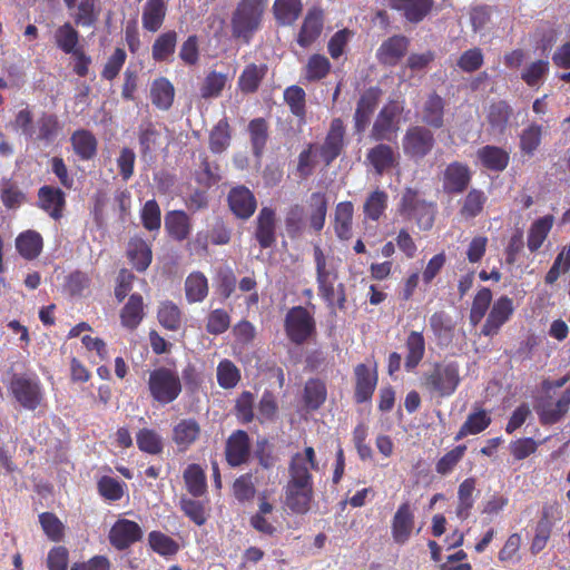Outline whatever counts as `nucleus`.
I'll list each match as a JSON object with an SVG mask.
<instances>
[{
    "instance_id": "nucleus-1",
    "label": "nucleus",
    "mask_w": 570,
    "mask_h": 570,
    "mask_svg": "<svg viewBox=\"0 0 570 570\" xmlns=\"http://www.w3.org/2000/svg\"><path fill=\"white\" fill-rule=\"evenodd\" d=\"M318 462L312 446L304 453H295L288 464V480L284 488L285 505L295 514H306L314 499V482L311 470H317Z\"/></svg>"
},
{
    "instance_id": "nucleus-2",
    "label": "nucleus",
    "mask_w": 570,
    "mask_h": 570,
    "mask_svg": "<svg viewBox=\"0 0 570 570\" xmlns=\"http://www.w3.org/2000/svg\"><path fill=\"white\" fill-rule=\"evenodd\" d=\"M266 0H239L230 17L232 37L249 45L262 28Z\"/></svg>"
},
{
    "instance_id": "nucleus-3",
    "label": "nucleus",
    "mask_w": 570,
    "mask_h": 570,
    "mask_svg": "<svg viewBox=\"0 0 570 570\" xmlns=\"http://www.w3.org/2000/svg\"><path fill=\"white\" fill-rule=\"evenodd\" d=\"M8 393L26 411H36L46 399L42 383L35 373H13L8 384Z\"/></svg>"
},
{
    "instance_id": "nucleus-4",
    "label": "nucleus",
    "mask_w": 570,
    "mask_h": 570,
    "mask_svg": "<svg viewBox=\"0 0 570 570\" xmlns=\"http://www.w3.org/2000/svg\"><path fill=\"white\" fill-rule=\"evenodd\" d=\"M147 387L153 402L161 406L175 402L183 392L177 370L167 366H158L149 372Z\"/></svg>"
},
{
    "instance_id": "nucleus-5",
    "label": "nucleus",
    "mask_w": 570,
    "mask_h": 570,
    "mask_svg": "<svg viewBox=\"0 0 570 570\" xmlns=\"http://www.w3.org/2000/svg\"><path fill=\"white\" fill-rule=\"evenodd\" d=\"M313 254L316 267L318 295L324 299L330 308L344 309L346 303L344 284L340 283L335 287L334 283L337 275L327 268L326 257L318 245L314 246Z\"/></svg>"
},
{
    "instance_id": "nucleus-6",
    "label": "nucleus",
    "mask_w": 570,
    "mask_h": 570,
    "mask_svg": "<svg viewBox=\"0 0 570 570\" xmlns=\"http://www.w3.org/2000/svg\"><path fill=\"white\" fill-rule=\"evenodd\" d=\"M461 383L460 365L455 361L435 363L433 370L424 375V387L440 397H449Z\"/></svg>"
},
{
    "instance_id": "nucleus-7",
    "label": "nucleus",
    "mask_w": 570,
    "mask_h": 570,
    "mask_svg": "<svg viewBox=\"0 0 570 570\" xmlns=\"http://www.w3.org/2000/svg\"><path fill=\"white\" fill-rule=\"evenodd\" d=\"M400 213L407 219H414L422 230H430L435 220L436 205L420 197L417 190L406 188L400 202Z\"/></svg>"
},
{
    "instance_id": "nucleus-8",
    "label": "nucleus",
    "mask_w": 570,
    "mask_h": 570,
    "mask_svg": "<svg viewBox=\"0 0 570 570\" xmlns=\"http://www.w3.org/2000/svg\"><path fill=\"white\" fill-rule=\"evenodd\" d=\"M287 338L295 345H303L316 335L314 316L303 306H293L284 318Z\"/></svg>"
},
{
    "instance_id": "nucleus-9",
    "label": "nucleus",
    "mask_w": 570,
    "mask_h": 570,
    "mask_svg": "<svg viewBox=\"0 0 570 570\" xmlns=\"http://www.w3.org/2000/svg\"><path fill=\"white\" fill-rule=\"evenodd\" d=\"M403 108L397 101H390L379 111L371 129L370 137L374 141H392L400 129V116Z\"/></svg>"
},
{
    "instance_id": "nucleus-10",
    "label": "nucleus",
    "mask_w": 570,
    "mask_h": 570,
    "mask_svg": "<svg viewBox=\"0 0 570 570\" xmlns=\"http://www.w3.org/2000/svg\"><path fill=\"white\" fill-rule=\"evenodd\" d=\"M435 145L433 132L423 126H412L406 129L402 146L404 154L414 160H421L428 156Z\"/></svg>"
},
{
    "instance_id": "nucleus-11",
    "label": "nucleus",
    "mask_w": 570,
    "mask_h": 570,
    "mask_svg": "<svg viewBox=\"0 0 570 570\" xmlns=\"http://www.w3.org/2000/svg\"><path fill=\"white\" fill-rule=\"evenodd\" d=\"M514 313L513 299L507 295H502L497 298L485 318L484 324L481 327V334L487 337H493L498 335Z\"/></svg>"
},
{
    "instance_id": "nucleus-12",
    "label": "nucleus",
    "mask_w": 570,
    "mask_h": 570,
    "mask_svg": "<svg viewBox=\"0 0 570 570\" xmlns=\"http://www.w3.org/2000/svg\"><path fill=\"white\" fill-rule=\"evenodd\" d=\"M570 407V386H568L561 396L553 401L552 396H542L535 405L539 421L542 425H552L560 422L568 413Z\"/></svg>"
},
{
    "instance_id": "nucleus-13",
    "label": "nucleus",
    "mask_w": 570,
    "mask_h": 570,
    "mask_svg": "<svg viewBox=\"0 0 570 570\" xmlns=\"http://www.w3.org/2000/svg\"><path fill=\"white\" fill-rule=\"evenodd\" d=\"M345 125L341 118L332 119L323 144L318 148V155L325 166H330L345 148Z\"/></svg>"
},
{
    "instance_id": "nucleus-14",
    "label": "nucleus",
    "mask_w": 570,
    "mask_h": 570,
    "mask_svg": "<svg viewBox=\"0 0 570 570\" xmlns=\"http://www.w3.org/2000/svg\"><path fill=\"white\" fill-rule=\"evenodd\" d=\"M381 97L382 90L377 86L370 87L361 94L353 115L355 134H363L368 127Z\"/></svg>"
},
{
    "instance_id": "nucleus-15",
    "label": "nucleus",
    "mask_w": 570,
    "mask_h": 570,
    "mask_svg": "<svg viewBox=\"0 0 570 570\" xmlns=\"http://www.w3.org/2000/svg\"><path fill=\"white\" fill-rule=\"evenodd\" d=\"M470 167L461 161L450 163L442 177V189L448 195H459L465 191L471 183Z\"/></svg>"
},
{
    "instance_id": "nucleus-16",
    "label": "nucleus",
    "mask_w": 570,
    "mask_h": 570,
    "mask_svg": "<svg viewBox=\"0 0 570 570\" xmlns=\"http://www.w3.org/2000/svg\"><path fill=\"white\" fill-rule=\"evenodd\" d=\"M142 539L140 525L128 519L117 520L109 531L110 544L119 550H126Z\"/></svg>"
},
{
    "instance_id": "nucleus-17",
    "label": "nucleus",
    "mask_w": 570,
    "mask_h": 570,
    "mask_svg": "<svg viewBox=\"0 0 570 570\" xmlns=\"http://www.w3.org/2000/svg\"><path fill=\"white\" fill-rule=\"evenodd\" d=\"M250 456V439L246 431L236 430L227 439L225 459L229 466L237 468L247 463Z\"/></svg>"
},
{
    "instance_id": "nucleus-18",
    "label": "nucleus",
    "mask_w": 570,
    "mask_h": 570,
    "mask_svg": "<svg viewBox=\"0 0 570 570\" xmlns=\"http://www.w3.org/2000/svg\"><path fill=\"white\" fill-rule=\"evenodd\" d=\"M37 206L52 219L59 220L63 216L67 205L66 193L56 186L43 185L38 189Z\"/></svg>"
},
{
    "instance_id": "nucleus-19",
    "label": "nucleus",
    "mask_w": 570,
    "mask_h": 570,
    "mask_svg": "<svg viewBox=\"0 0 570 570\" xmlns=\"http://www.w3.org/2000/svg\"><path fill=\"white\" fill-rule=\"evenodd\" d=\"M230 212L239 219H248L257 208V200L253 191L246 186L233 187L227 195Z\"/></svg>"
},
{
    "instance_id": "nucleus-20",
    "label": "nucleus",
    "mask_w": 570,
    "mask_h": 570,
    "mask_svg": "<svg viewBox=\"0 0 570 570\" xmlns=\"http://www.w3.org/2000/svg\"><path fill=\"white\" fill-rule=\"evenodd\" d=\"M255 239L263 249L276 243V212L271 207L261 208L255 220Z\"/></svg>"
},
{
    "instance_id": "nucleus-21",
    "label": "nucleus",
    "mask_w": 570,
    "mask_h": 570,
    "mask_svg": "<svg viewBox=\"0 0 570 570\" xmlns=\"http://www.w3.org/2000/svg\"><path fill=\"white\" fill-rule=\"evenodd\" d=\"M410 40L403 35H394L384 40L377 49L376 58L380 63L395 67L406 55Z\"/></svg>"
},
{
    "instance_id": "nucleus-22",
    "label": "nucleus",
    "mask_w": 570,
    "mask_h": 570,
    "mask_svg": "<svg viewBox=\"0 0 570 570\" xmlns=\"http://www.w3.org/2000/svg\"><path fill=\"white\" fill-rule=\"evenodd\" d=\"M324 27V11L320 7L307 10L297 35V43L302 48H308L321 36Z\"/></svg>"
},
{
    "instance_id": "nucleus-23",
    "label": "nucleus",
    "mask_w": 570,
    "mask_h": 570,
    "mask_svg": "<svg viewBox=\"0 0 570 570\" xmlns=\"http://www.w3.org/2000/svg\"><path fill=\"white\" fill-rule=\"evenodd\" d=\"M202 434V426L195 417L180 419L171 430V441L178 451L185 452L195 444Z\"/></svg>"
},
{
    "instance_id": "nucleus-24",
    "label": "nucleus",
    "mask_w": 570,
    "mask_h": 570,
    "mask_svg": "<svg viewBox=\"0 0 570 570\" xmlns=\"http://www.w3.org/2000/svg\"><path fill=\"white\" fill-rule=\"evenodd\" d=\"M387 4L399 11L407 22L417 24L430 14L434 0H387Z\"/></svg>"
},
{
    "instance_id": "nucleus-25",
    "label": "nucleus",
    "mask_w": 570,
    "mask_h": 570,
    "mask_svg": "<svg viewBox=\"0 0 570 570\" xmlns=\"http://www.w3.org/2000/svg\"><path fill=\"white\" fill-rule=\"evenodd\" d=\"M61 130L62 126L58 116L53 112L42 111L35 122L30 140L50 145L57 139Z\"/></svg>"
},
{
    "instance_id": "nucleus-26",
    "label": "nucleus",
    "mask_w": 570,
    "mask_h": 570,
    "mask_svg": "<svg viewBox=\"0 0 570 570\" xmlns=\"http://www.w3.org/2000/svg\"><path fill=\"white\" fill-rule=\"evenodd\" d=\"M487 121L493 132L504 135L514 117L512 106L503 99L492 101L487 108Z\"/></svg>"
},
{
    "instance_id": "nucleus-27",
    "label": "nucleus",
    "mask_w": 570,
    "mask_h": 570,
    "mask_svg": "<svg viewBox=\"0 0 570 570\" xmlns=\"http://www.w3.org/2000/svg\"><path fill=\"white\" fill-rule=\"evenodd\" d=\"M414 528V513L409 502L399 505L392 519V538L394 542L404 544L411 537Z\"/></svg>"
},
{
    "instance_id": "nucleus-28",
    "label": "nucleus",
    "mask_w": 570,
    "mask_h": 570,
    "mask_svg": "<svg viewBox=\"0 0 570 570\" xmlns=\"http://www.w3.org/2000/svg\"><path fill=\"white\" fill-rule=\"evenodd\" d=\"M476 158L483 168L494 173H502L510 163L509 151L494 145H485L479 148Z\"/></svg>"
},
{
    "instance_id": "nucleus-29",
    "label": "nucleus",
    "mask_w": 570,
    "mask_h": 570,
    "mask_svg": "<svg viewBox=\"0 0 570 570\" xmlns=\"http://www.w3.org/2000/svg\"><path fill=\"white\" fill-rule=\"evenodd\" d=\"M355 391L354 400L357 404L368 402L377 384V374L372 373L367 365L357 364L354 368Z\"/></svg>"
},
{
    "instance_id": "nucleus-30",
    "label": "nucleus",
    "mask_w": 570,
    "mask_h": 570,
    "mask_svg": "<svg viewBox=\"0 0 570 570\" xmlns=\"http://www.w3.org/2000/svg\"><path fill=\"white\" fill-rule=\"evenodd\" d=\"M165 230L176 242L186 240L191 233V220L186 212L169 210L165 215Z\"/></svg>"
},
{
    "instance_id": "nucleus-31",
    "label": "nucleus",
    "mask_w": 570,
    "mask_h": 570,
    "mask_svg": "<svg viewBox=\"0 0 570 570\" xmlns=\"http://www.w3.org/2000/svg\"><path fill=\"white\" fill-rule=\"evenodd\" d=\"M445 99L436 91L428 95L422 108V121L434 129L444 126Z\"/></svg>"
},
{
    "instance_id": "nucleus-32",
    "label": "nucleus",
    "mask_w": 570,
    "mask_h": 570,
    "mask_svg": "<svg viewBox=\"0 0 570 570\" xmlns=\"http://www.w3.org/2000/svg\"><path fill=\"white\" fill-rule=\"evenodd\" d=\"M127 257L137 272H145L153 261L151 247L144 238L131 237L127 245Z\"/></svg>"
},
{
    "instance_id": "nucleus-33",
    "label": "nucleus",
    "mask_w": 570,
    "mask_h": 570,
    "mask_svg": "<svg viewBox=\"0 0 570 570\" xmlns=\"http://www.w3.org/2000/svg\"><path fill=\"white\" fill-rule=\"evenodd\" d=\"M366 160L377 175H383L397 165L394 149L390 145L382 142L368 149Z\"/></svg>"
},
{
    "instance_id": "nucleus-34",
    "label": "nucleus",
    "mask_w": 570,
    "mask_h": 570,
    "mask_svg": "<svg viewBox=\"0 0 570 570\" xmlns=\"http://www.w3.org/2000/svg\"><path fill=\"white\" fill-rule=\"evenodd\" d=\"M73 153L83 161L96 157L98 150V140L95 135L87 129H77L70 137Z\"/></svg>"
},
{
    "instance_id": "nucleus-35",
    "label": "nucleus",
    "mask_w": 570,
    "mask_h": 570,
    "mask_svg": "<svg viewBox=\"0 0 570 570\" xmlns=\"http://www.w3.org/2000/svg\"><path fill=\"white\" fill-rule=\"evenodd\" d=\"M175 88L166 77H158L150 85L151 104L159 110H169L174 104Z\"/></svg>"
},
{
    "instance_id": "nucleus-36",
    "label": "nucleus",
    "mask_w": 570,
    "mask_h": 570,
    "mask_svg": "<svg viewBox=\"0 0 570 570\" xmlns=\"http://www.w3.org/2000/svg\"><path fill=\"white\" fill-rule=\"evenodd\" d=\"M268 67L266 63H249L238 77L237 86L243 94H254L258 90L262 81L266 77Z\"/></svg>"
},
{
    "instance_id": "nucleus-37",
    "label": "nucleus",
    "mask_w": 570,
    "mask_h": 570,
    "mask_svg": "<svg viewBox=\"0 0 570 570\" xmlns=\"http://www.w3.org/2000/svg\"><path fill=\"white\" fill-rule=\"evenodd\" d=\"M145 317L144 299L138 293L129 296L127 303L120 311L121 325L130 331L136 330Z\"/></svg>"
},
{
    "instance_id": "nucleus-38",
    "label": "nucleus",
    "mask_w": 570,
    "mask_h": 570,
    "mask_svg": "<svg viewBox=\"0 0 570 570\" xmlns=\"http://www.w3.org/2000/svg\"><path fill=\"white\" fill-rule=\"evenodd\" d=\"M273 16L277 24L293 26L303 11L302 0H274Z\"/></svg>"
},
{
    "instance_id": "nucleus-39",
    "label": "nucleus",
    "mask_w": 570,
    "mask_h": 570,
    "mask_svg": "<svg viewBox=\"0 0 570 570\" xmlns=\"http://www.w3.org/2000/svg\"><path fill=\"white\" fill-rule=\"evenodd\" d=\"M405 362L406 371H413L419 366L425 355V338L422 332L411 331L405 340Z\"/></svg>"
},
{
    "instance_id": "nucleus-40",
    "label": "nucleus",
    "mask_w": 570,
    "mask_h": 570,
    "mask_svg": "<svg viewBox=\"0 0 570 570\" xmlns=\"http://www.w3.org/2000/svg\"><path fill=\"white\" fill-rule=\"evenodd\" d=\"M167 7L164 0H147L141 16L142 28L149 32L158 31L166 18Z\"/></svg>"
},
{
    "instance_id": "nucleus-41",
    "label": "nucleus",
    "mask_w": 570,
    "mask_h": 570,
    "mask_svg": "<svg viewBox=\"0 0 570 570\" xmlns=\"http://www.w3.org/2000/svg\"><path fill=\"white\" fill-rule=\"evenodd\" d=\"M42 236L32 229L22 232L16 238L18 253L27 261L36 259L42 252Z\"/></svg>"
},
{
    "instance_id": "nucleus-42",
    "label": "nucleus",
    "mask_w": 570,
    "mask_h": 570,
    "mask_svg": "<svg viewBox=\"0 0 570 570\" xmlns=\"http://www.w3.org/2000/svg\"><path fill=\"white\" fill-rule=\"evenodd\" d=\"M429 324L440 345H449L452 342L455 325L449 314L436 311L430 316Z\"/></svg>"
},
{
    "instance_id": "nucleus-43",
    "label": "nucleus",
    "mask_w": 570,
    "mask_h": 570,
    "mask_svg": "<svg viewBox=\"0 0 570 570\" xmlns=\"http://www.w3.org/2000/svg\"><path fill=\"white\" fill-rule=\"evenodd\" d=\"M185 296L189 304L203 302L209 292L208 279L204 273L191 272L185 279Z\"/></svg>"
},
{
    "instance_id": "nucleus-44",
    "label": "nucleus",
    "mask_w": 570,
    "mask_h": 570,
    "mask_svg": "<svg viewBox=\"0 0 570 570\" xmlns=\"http://www.w3.org/2000/svg\"><path fill=\"white\" fill-rule=\"evenodd\" d=\"M353 214L354 206L352 202H341L336 205L334 232L342 240H347L352 237Z\"/></svg>"
},
{
    "instance_id": "nucleus-45",
    "label": "nucleus",
    "mask_w": 570,
    "mask_h": 570,
    "mask_svg": "<svg viewBox=\"0 0 570 570\" xmlns=\"http://www.w3.org/2000/svg\"><path fill=\"white\" fill-rule=\"evenodd\" d=\"M73 9L76 12L72 18L78 27H94L101 13L100 0H80Z\"/></svg>"
},
{
    "instance_id": "nucleus-46",
    "label": "nucleus",
    "mask_w": 570,
    "mask_h": 570,
    "mask_svg": "<svg viewBox=\"0 0 570 570\" xmlns=\"http://www.w3.org/2000/svg\"><path fill=\"white\" fill-rule=\"evenodd\" d=\"M553 222L554 218L552 215H546L531 224L527 242L531 253L537 252L542 246L553 226Z\"/></svg>"
},
{
    "instance_id": "nucleus-47",
    "label": "nucleus",
    "mask_w": 570,
    "mask_h": 570,
    "mask_svg": "<svg viewBox=\"0 0 570 570\" xmlns=\"http://www.w3.org/2000/svg\"><path fill=\"white\" fill-rule=\"evenodd\" d=\"M476 480L474 478H466L463 480L458 489V505L456 517L464 521L471 515L474 505L473 492L475 491Z\"/></svg>"
},
{
    "instance_id": "nucleus-48",
    "label": "nucleus",
    "mask_w": 570,
    "mask_h": 570,
    "mask_svg": "<svg viewBox=\"0 0 570 570\" xmlns=\"http://www.w3.org/2000/svg\"><path fill=\"white\" fill-rule=\"evenodd\" d=\"M488 197L483 190L470 189L461 202L460 216L464 219L478 217L483 212Z\"/></svg>"
},
{
    "instance_id": "nucleus-49",
    "label": "nucleus",
    "mask_w": 570,
    "mask_h": 570,
    "mask_svg": "<svg viewBox=\"0 0 570 570\" xmlns=\"http://www.w3.org/2000/svg\"><path fill=\"white\" fill-rule=\"evenodd\" d=\"M157 320L164 328L176 332L181 327L183 312L174 302L164 301L158 306Z\"/></svg>"
},
{
    "instance_id": "nucleus-50",
    "label": "nucleus",
    "mask_w": 570,
    "mask_h": 570,
    "mask_svg": "<svg viewBox=\"0 0 570 570\" xmlns=\"http://www.w3.org/2000/svg\"><path fill=\"white\" fill-rule=\"evenodd\" d=\"M309 226L315 232H321L324 228L326 214H327V199L324 193L315 191L309 197Z\"/></svg>"
},
{
    "instance_id": "nucleus-51",
    "label": "nucleus",
    "mask_w": 570,
    "mask_h": 570,
    "mask_svg": "<svg viewBox=\"0 0 570 570\" xmlns=\"http://www.w3.org/2000/svg\"><path fill=\"white\" fill-rule=\"evenodd\" d=\"M327 390L320 379H309L304 386L303 400L307 410L316 411L326 401Z\"/></svg>"
},
{
    "instance_id": "nucleus-52",
    "label": "nucleus",
    "mask_w": 570,
    "mask_h": 570,
    "mask_svg": "<svg viewBox=\"0 0 570 570\" xmlns=\"http://www.w3.org/2000/svg\"><path fill=\"white\" fill-rule=\"evenodd\" d=\"M53 38L57 48L66 55L81 48L79 46L80 35L70 22L59 26L55 31Z\"/></svg>"
},
{
    "instance_id": "nucleus-53",
    "label": "nucleus",
    "mask_w": 570,
    "mask_h": 570,
    "mask_svg": "<svg viewBox=\"0 0 570 570\" xmlns=\"http://www.w3.org/2000/svg\"><path fill=\"white\" fill-rule=\"evenodd\" d=\"M187 491L195 498L202 497L207 491L206 474L196 463L187 465L183 474Z\"/></svg>"
},
{
    "instance_id": "nucleus-54",
    "label": "nucleus",
    "mask_w": 570,
    "mask_h": 570,
    "mask_svg": "<svg viewBox=\"0 0 570 570\" xmlns=\"http://www.w3.org/2000/svg\"><path fill=\"white\" fill-rule=\"evenodd\" d=\"M248 132L253 154L256 158H259L268 140V122L264 118H255L248 124Z\"/></svg>"
},
{
    "instance_id": "nucleus-55",
    "label": "nucleus",
    "mask_w": 570,
    "mask_h": 570,
    "mask_svg": "<svg viewBox=\"0 0 570 570\" xmlns=\"http://www.w3.org/2000/svg\"><path fill=\"white\" fill-rule=\"evenodd\" d=\"M177 32L169 30L159 35L151 48L153 59L158 62L168 61L175 53Z\"/></svg>"
},
{
    "instance_id": "nucleus-56",
    "label": "nucleus",
    "mask_w": 570,
    "mask_h": 570,
    "mask_svg": "<svg viewBox=\"0 0 570 570\" xmlns=\"http://www.w3.org/2000/svg\"><path fill=\"white\" fill-rule=\"evenodd\" d=\"M491 424V417L484 410L473 412L468 415L465 422L454 436L455 441H460L469 434H479Z\"/></svg>"
},
{
    "instance_id": "nucleus-57",
    "label": "nucleus",
    "mask_w": 570,
    "mask_h": 570,
    "mask_svg": "<svg viewBox=\"0 0 570 570\" xmlns=\"http://www.w3.org/2000/svg\"><path fill=\"white\" fill-rule=\"evenodd\" d=\"M284 101L295 117H297L301 121H305L306 92L302 87L297 85L287 87L284 90Z\"/></svg>"
},
{
    "instance_id": "nucleus-58",
    "label": "nucleus",
    "mask_w": 570,
    "mask_h": 570,
    "mask_svg": "<svg viewBox=\"0 0 570 570\" xmlns=\"http://www.w3.org/2000/svg\"><path fill=\"white\" fill-rule=\"evenodd\" d=\"M492 297V291L488 287L480 288L474 295L469 314L470 323L473 326L478 325L490 311Z\"/></svg>"
},
{
    "instance_id": "nucleus-59",
    "label": "nucleus",
    "mask_w": 570,
    "mask_h": 570,
    "mask_svg": "<svg viewBox=\"0 0 570 570\" xmlns=\"http://www.w3.org/2000/svg\"><path fill=\"white\" fill-rule=\"evenodd\" d=\"M389 195L382 189H375L365 199L363 213L366 218L377 222L387 208Z\"/></svg>"
},
{
    "instance_id": "nucleus-60",
    "label": "nucleus",
    "mask_w": 570,
    "mask_h": 570,
    "mask_svg": "<svg viewBox=\"0 0 570 570\" xmlns=\"http://www.w3.org/2000/svg\"><path fill=\"white\" fill-rule=\"evenodd\" d=\"M228 77L226 73L218 72L216 70L209 71L204 78L199 92L203 99H213L222 95Z\"/></svg>"
},
{
    "instance_id": "nucleus-61",
    "label": "nucleus",
    "mask_w": 570,
    "mask_h": 570,
    "mask_svg": "<svg viewBox=\"0 0 570 570\" xmlns=\"http://www.w3.org/2000/svg\"><path fill=\"white\" fill-rule=\"evenodd\" d=\"M136 443L141 452L151 455H158L164 450V443L160 434L153 429H140L136 434Z\"/></svg>"
},
{
    "instance_id": "nucleus-62",
    "label": "nucleus",
    "mask_w": 570,
    "mask_h": 570,
    "mask_svg": "<svg viewBox=\"0 0 570 570\" xmlns=\"http://www.w3.org/2000/svg\"><path fill=\"white\" fill-rule=\"evenodd\" d=\"M542 141V126L535 122L527 126L521 135L519 148L523 155L533 156Z\"/></svg>"
},
{
    "instance_id": "nucleus-63",
    "label": "nucleus",
    "mask_w": 570,
    "mask_h": 570,
    "mask_svg": "<svg viewBox=\"0 0 570 570\" xmlns=\"http://www.w3.org/2000/svg\"><path fill=\"white\" fill-rule=\"evenodd\" d=\"M148 544L161 557H171L179 551V544L171 537L156 530L149 532Z\"/></svg>"
},
{
    "instance_id": "nucleus-64",
    "label": "nucleus",
    "mask_w": 570,
    "mask_h": 570,
    "mask_svg": "<svg viewBox=\"0 0 570 570\" xmlns=\"http://www.w3.org/2000/svg\"><path fill=\"white\" fill-rule=\"evenodd\" d=\"M230 138V127L227 119H220L209 134V149L214 154L223 153L229 146Z\"/></svg>"
}]
</instances>
